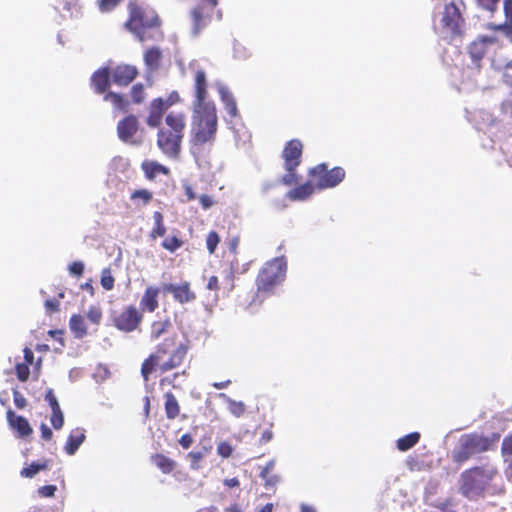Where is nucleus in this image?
Masks as SVG:
<instances>
[{
    "mask_svg": "<svg viewBox=\"0 0 512 512\" xmlns=\"http://www.w3.org/2000/svg\"><path fill=\"white\" fill-rule=\"evenodd\" d=\"M188 352V347L182 342H178L177 336L165 338L157 345L155 351L151 353L141 365V375L145 381L149 380L150 375L158 369L165 373L179 368Z\"/></svg>",
    "mask_w": 512,
    "mask_h": 512,
    "instance_id": "1",
    "label": "nucleus"
},
{
    "mask_svg": "<svg viewBox=\"0 0 512 512\" xmlns=\"http://www.w3.org/2000/svg\"><path fill=\"white\" fill-rule=\"evenodd\" d=\"M218 111L215 103L192 106L190 145L192 149L211 147L217 137Z\"/></svg>",
    "mask_w": 512,
    "mask_h": 512,
    "instance_id": "2",
    "label": "nucleus"
},
{
    "mask_svg": "<svg viewBox=\"0 0 512 512\" xmlns=\"http://www.w3.org/2000/svg\"><path fill=\"white\" fill-rule=\"evenodd\" d=\"M158 128V148L168 158H178L186 130L185 113L181 111L169 112L164 118L163 125Z\"/></svg>",
    "mask_w": 512,
    "mask_h": 512,
    "instance_id": "3",
    "label": "nucleus"
},
{
    "mask_svg": "<svg viewBox=\"0 0 512 512\" xmlns=\"http://www.w3.org/2000/svg\"><path fill=\"white\" fill-rule=\"evenodd\" d=\"M129 16L125 22V28L133 33L139 42L144 43L148 40H158L163 37L161 31L157 30L156 35L147 34L149 29H159L161 20L152 8L143 7L136 2L128 4Z\"/></svg>",
    "mask_w": 512,
    "mask_h": 512,
    "instance_id": "4",
    "label": "nucleus"
},
{
    "mask_svg": "<svg viewBox=\"0 0 512 512\" xmlns=\"http://www.w3.org/2000/svg\"><path fill=\"white\" fill-rule=\"evenodd\" d=\"M499 440L500 434L497 432L488 436L477 432L463 434L452 450L451 459L454 463L462 465L476 455L493 450Z\"/></svg>",
    "mask_w": 512,
    "mask_h": 512,
    "instance_id": "5",
    "label": "nucleus"
},
{
    "mask_svg": "<svg viewBox=\"0 0 512 512\" xmlns=\"http://www.w3.org/2000/svg\"><path fill=\"white\" fill-rule=\"evenodd\" d=\"M498 473L493 466H473L460 475V491L466 497L481 495Z\"/></svg>",
    "mask_w": 512,
    "mask_h": 512,
    "instance_id": "6",
    "label": "nucleus"
},
{
    "mask_svg": "<svg viewBox=\"0 0 512 512\" xmlns=\"http://www.w3.org/2000/svg\"><path fill=\"white\" fill-rule=\"evenodd\" d=\"M286 270L287 262L284 257H276L267 261L256 277L257 293H271L284 280Z\"/></svg>",
    "mask_w": 512,
    "mask_h": 512,
    "instance_id": "7",
    "label": "nucleus"
},
{
    "mask_svg": "<svg viewBox=\"0 0 512 512\" xmlns=\"http://www.w3.org/2000/svg\"><path fill=\"white\" fill-rule=\"evenodd\" d=\"M303 144L299 139L289 140L281 153L286 173L281 178V183L292 186L299 180L297 168L302 162Z\"/></svg>",
    "mask_w": 512,
    "mask_h": 512,
    "instance_id": "8",
    "label": "nucleus"
},
{
    "mask_svg": "<svg viewBox=\"0 0 512 512\" xmlns=\"http://www.w3.org/2000/svg\"><path fill=\"white\" fill-rule=\"evenodd\" d=\"M308 176L318 190H325L339 185L344 180L346 172L342 167L328 169L326 163H320L309 169Z\"/></svg>",
    "mask_w": 512,
    "mask_h": 512,
    "instance_id": "9",
    "label": "nucleus"
},
{
    "mask_svg": "<svg viewBox=\"0 0 512 512\" xmlns=\"http://www.w3.org/2000/svg\"><path fill=\"white\" fill-rule=\"evenodd\" d=\"M461 7L465 9L463 0H459L458 3L452 1L444 6L441 17V29L451 38L463 34L465 19L462 15Z\"/></svg>",
    "mask_w": 512,
    "mask_h": 512,
    "instance_id": "10",
    "label": "nucleus"
},
{
    "mask_svg": "<svg viewBox=\"0 0 512 512\" xmlns=\"http://www.w3.org/2000/svg\"><path fill=\"white\" fill-rule=\"evenodd\" d=\"M218 0H200V2L191 10V18L193 24V32L198 34L216 14V18L220 20L222 13L216 10Z\"/></svg>",
    "mask_w": 512,
    "mask_h": 512,
    "instance_id": "11",
    "label": "nucleus"
},
{
    "mask_svg": "<svg viewBox=\"0 0 512 512\" xmlns=\"http://www.w3.org/2000/svg\"><path fill=\"white\" fill-rule=\"evenodd\" d=\"M143 320V313L134 305H127L112 315L113 326L125 333L137 330Z\"/></svg>",
    "mask_w": 512,
    "mask_h": 512,
    "instance_id": "12",
    "label": "nucleus"
},
{
    "mask_svg": "<svg viewBox=\"0 0 512 512\" xmlns=\"http://www.w3.org/2000/svg\"><path fill=\"white\" fill-rule=\"evenodd\" d=\"M139 129V121L133 114H129L121 119L117 124V134L120 140L130 144H139L134 139Z\"/></svg>",
    "mask_w": 512,
    "mask_h": 512,
    "instance_id": "13",
    "label": "nucleus"
},
{
    "mask_svg": "<svg viewBox=\"0 0 512 512\" xmlns=\"http://www.w3.org/2000/svg\"><path fill=\"white\" fill-rule=\"evenodd\" d=\"M173 104V101H166L161 97L153 99L149 103L146 124L151 128L161 125L166 110Z\"/></svg>",
    "mask_w": 512,
    "mask_h": 512,
    "instance_id": "14",
    "label": "nucleus"
},
{
    "mask_svg": "<svg viewBox=\"0 0 512 512\" xmlns=\"http://www.w3.org/2000/svg\"><path fill=\"white\" fill-rule=\"evenodd\" d=\"M208 96V81L206 72L203 69H198L194 73V100L193 105H202L207 103H214L207 100Z\"/></svg>",
    "mask_w": 512,
    "mask_h": 512,
    "instance_id": "15",
    "label": "nucleus"
},
{
    "mask_svg": "<svg viewBox=\"0 0 512 512\" xmlns=\"http://www.w3.org/2000/svg\"><path fill=\"white\" fill-rule=\"evenodd\" d=\"M138 74V69L134 65L129 64H119L111 71L112 81L122 87L132 83Z\"/></svg>",
    "mask_w": 512,
    "mask_h": 512,
    "instance_id": "16",
    "label": "nucleus"
},
{
    "mask_svg": "<svg viewBox=\"0 0 512 512\" xmlns=\"http://www.w3.org/2000/svg\"><path fill=\"white\" fill-rule=\"evenodd\" d=\"M163 290L171 293L174 300L180 304H186L196 299V294L191 290L189 282L164 284Z\"/></svg>",
    "mask_w": 512,
    "mask_h": 512,
    "instance_id": "17",
    "label": "nucleus"
},
{
    "mask_svg": "<svg viewBox=\"0 0 512 512\" xmlns=\"http://www.w3.org/2000/svg\"><path fill=\"white\" fill-rule=\"evenodd\" d=\"M111 72L108 67H101L93 72L90 85L96 94H106L110 87Z\"/></svg>",
    "mask_w": 512,
    "mask_h": 512,
    "instance_id": "18",
    "label": "nucleus"
},
{
    "mask_svg": "<svg viewBox=\"0 0 512 512\" xmlns=\"http://www.w3.org/2000/svg\"><path fill=\"white\" fill-rule=\"evenodd\" d=\"M45 400L48 402L51 407L52 414L50 417V422L54 429L59 430L64 425V415L60 408L59 402L54 394L52 389H48L45 393Z\"/></svg>",
    "mask_w": 512,
    "mask_h": 512,
    "instance_id": "19",
    "label": "nucleus"
},
{
    "mask_svg": "<svg viewBox=\"0 0 512 512\" xmlns=\"http://www.w3.org/2000/svg\"><path fill=\"white\" fill-rule=\"evenodd\" d=\"M45 400L48 402L51 407L52 414L50 417V422L54 429L59 430L64 425V415L60 408L59 402L54 394L52 389H48L45 393Z\"/></svg>",
    "mask_w": 512,
    "mask_h": 512,
    "instance_id": "20",
    "label": "nucleus"
},
{
    "mask_svg": "<svg viewBox=\"0 0 512 512\" xmlns=\"http://www.w3.org/2000/svg\"><path fill=\"white\" fill-rule=\"evenodd\" d=\"M6 416L10 427L16 430L19 437L24 438L32 434L33 430L25 417L16 415L11 409L7 411Z\"/></svg>",
    "mask_w": 512,
    "mask_h": 512,
    "instance_id": "21",
    "label": "nucleus"
},
{
    "mask_svg": "<svg viewBox=\"0 0 512 512\" xmlns=\"http://www.w3.org/2000/svg\"><path fill=\"white\" fill-rule=\"evenodd\" d=\"M159 293H160V289L158 287L148 286L145 289V291L140 299V309L139 310L141 312H144V311H148L150 313L154 312L159 306V302H158Z\"/></svg>",
    "mask_w": 512,
    "mask_h": 512,
    "instance_id": "22",
    "label": "nucleus"
},
{
    "mask_svg": "<svg viewBox=\"0 0 512 512\" xmlns=\"http://www.w3.org/2000/svg\"><path fill=\"white\" fill-rule=\"evenodd\" d=\"M316 186L310 181L294 187L287 192V198L291 201H305L315 192Z\"/></svg>",
    "mask_w": 512,
    "mask_h": 512,
    "instance_id": "23",
    "label": "nucleus"
},
{
    "mask_svg": "<svg viewBox=\"0 0 512 512\" xmlns=\"http://www.w3.org/2000/svg\"><path fill=\"white\" fill-rule=\"evenodd\" d=\"M220 100L224 105V109L227 112L230 120H233L235 118H239V110L237 107V103L235 100L234 95L230 90H228L225 87L220 88L219 90Z\"/></svg>",
    "mask_w": 512,
    "mask_h": 512,
    "instance_id": "24",
    "label": "nucleus"
},
{
    "mask_svg": "<svg viewBox=\"0 0 512 512\" xmlns=\"http://www.w3.org/2000/svg\"><path fill=\"white\" fill-rule=\"evenodd\" d=\"M163 55L159 47L148 48L143 55L144 63L149 71H156L161 66Z\"/></svg>",
    "mask_w": 512,
    "mask_h": 512,
    "instance_id": "25",
    "label": "nucleus"
},
{
    "mask_svg": "<svg viewBox=\"0 0 512 512\" xmlns=\"http://www.w3.org/2000/svg\"><path fill=\"white\" fill-rule=\"evenodd\" d=\"M104 101L110 102L117 112L126 113L130 108V101L121 93L108 91L104 95Z\"/></svg>",
    "mask_w": 512,
    "mask_h": 512,
    "instance_id": "26",
    "label": "nucleus"
},
{
    "mask_svg": "<svg viewBox=\"0 0 512 512\" xmlns=\"http://www.w3.org/2000/svg\"><path fill=\"white\" fill-rule=\"evenodd\" d=\"M151 461L163 474H170L177 466V463L173 459L163 453L153 454Z\"/></svg>",
    "mask_w": 512,
    "mask_h": 512,
    "instance_id": "27",
    "label": "nucleus"
},
{
    "mask_svg": "<svg viewBox=\"0 0 512 512\" xmlns=\"http://www.w3.org/2000/svg\"><path fill=\"white\" fill-rule=\"evenodd\" d=\"M85 434L83 431L76 429L70 433L67 438L64 450L68 455H73L82 445L85 440Z\"/></svg>",
    "mask_w": 512,
    "mask_h": 512,
    "instance_id": "28",
    "label": "nucleus"
},
{
    "mask_svg": "<svg viewBox=\"0 0 512 512\" xmlns=\"http://www.w3.org/2000/svg\"><path fill=\"white\" fill-rule=\"evenodd\" d=\"M141 167L149 180H153L158 174L169 175L170 173L169 168L155 161H145Z\"/></svg>",
    "mask_w": 512,
    "mask_h": 512,
    "instance_id": "29",
    "label": "nucleus"
},
{
    "mask_svg": "<svg viewBox=\"0 0 512 512\" xmlns=\"http://www.w3.org/2000/svg\"><path fill=\"white\" fill-rule=\"evenodd\" d=\"M171 327L172 323L168 317L153 321L150 325V339L153 341L159 339L166 334Z\"/></svg>",
    "mask_w": 512,
    "mask_h": 512,
    "instance_id": "30",
    "label": "nucleus"
},
{
    "mask_svg": "<svg viewBox=\"0 0 512 512\" xmlns=\"http://www.w3.org/2000/svg\"><path fill=\"white\" fill-rule=\"evenodd\" d=\"M165 403H164V409L166 417L170 420L175 419L180 414V405L178 403L177 398L175 395L171 392H167L164 395Z\"/></svg>",
    "mask_w": 512,
    "mask_h": 512,
    "instance_id": "31",
    "label": "nucleus"
},
{
    "mask_svg": "<svg viewBox=\"0 0 512 512\" xmlns=\"http://www.w3.org/2000/svg\"><path fill=\"white\" fill-rule=\"evenodd\" d=\"M69 327L76 338H83L87 334L85 319L80 314H73L71 316Z\"/></svg>",
    "mask_w": 512,
    "mask_h": 512,
    "instance_id": "32",
    "label": "nucleus"
},
{
    "mask_svg": "<svg viewBox=\"0 0 512 512\" xmlns=\"http://www.w3.org/2000/svg\"><path fill=\"white\" fill-rule=\"evenodd\" d=\"M419 432H411L401 438H399L396 442V447L399 451L405 452L414 447L420 440Z\"/></svg>",
    "mask_w": 512,
    "mask_h": 512,
    "instance_id": "33",
    "label": "nucleus"
},
{
    "mask_svg": "<svg viewBox=\"0 0 512 512\" xmlns=\"http://www.w3.org/2000/svg\"><path fill=\"white\" fill-rule=\"evenodd\" d=\"M274 462L269 461L260 472V477L265 482L266 488H273L279 482V477L273 473Z\"/></svg>",
    "mask_w": 512,
    "mask_h": 512,
    "instance_id": "34",
    "label": "nucleus"
},
{
    "mask_svg": "<svg viewBox=\"0 0 512 512\" xmlns=\"http://www.w3.org/2000/svg\"><path fill=\"white\" fill-rule=\"evenodd\" d=\"M154 227L152 228L149 236L155 240L158 237H163L166 234V226L164 224V218L161 212L155 211L153 213Z\"/></svg>",
    "mask_w": 512,
    "mask_h": 512,
    "instance_id": "35",
    "label": "nucleus"
},
{
    "mask_svg": "<svg viewBox=\"0 0 512 512\" xmlns=\"http://www.w3.org/2000/svg\"><path fill=\"white\" fill-rule=\"evenodd\" d=\"M219 397L224 399L228 403V409L233 416L239 418L244 415L246 411V406L243 402L235 401L228 397L225 393H220Z\"/></svg>",
    "mask_w": 512,
    "mask_h": 512,
    "instance_id": "36",
    "label": "nucleus"
},
{
    "mask_svg": "<svg viewBox=\"0 0 512 512\" xmlns=\"http://www.w3.org/2000/svg\"><path fill=\"white\" fill-rule=\"evenodd\" d=\"M486 46H487L486 39L474 41L473 43H471V45L469 46V54H470L471 58L473 59V61L479 62L484 57V55L486 54V50H487Z\"/></svg>",
    "mask_w": 512,
    "mask_h": 512,
    "instance_id": "37",
    "label": "nucleus"
},
{
    "mask_svg": "<svg viewBox=\"0 0 512 512\" xmlns=\"http://www.w3.org/2000/svg\"><path fill=\"white\" fill-rule=\"evenodd\" d=\"M49 460H44L42 463L33 462L29 466L24 467L20 471V475L25 478H33L37 473L46 470L49 467Z\"/></svg>",
    "mask_w": 512,
    "mask_h": 512,
    "instance_id": "38",
    "label": "nucleus"
},
{
    "mask_svg": "<svg viewBox=\"0 0 512 512\" xmlns=\"http://www.w3.org/2000/svg\"><path fill=\"white\" fill-rule=\"evenodd\" d=\"M131 101L134 104L140 105L146 100V91L142 83L134 84L130 89Z\"/></svg>",
    "mask_w": 512,
    "mask_h": 512,
    "instance_id": "39",
    "label": "nucleus"
},
{
    "mask_svg": "<svg viewBox=\"0 0 512 512\" xmlns=\"http://www.w3.org/2000/svg\"><path fill=\"white\" fill-rule=\"evenodd\" d=\"M182 245H183V241L180 238H178L176 235H172V236L165 238L161 243V246L165 250H167L171 253H173L176 250H178L179 248H181Z\"/></svg>",
    "mask_w": 512,
    "mask_h": 512,
    "instance_id": "40",
    "label": "nucleus"
},
{
    "mask_svg": "<svg viewBox=\"0 0 512 512\" xmlns=\"http://www.w3.org/2000/svg\"><path fill=\"white\" fill-rule=\"evenodd\" d=\"M501 455L504 460L509 462L508 458H512V435L504 437L501 445Z\"/></svg>",
    "mask_w": 512,
    "mask_h": 512,
    "instance_id": "41",
    "label": "nucleus"
},
{
    "mask_svg": "<svg viewBox=\"0 0 512 512\" xmlns=\"http://www.w3.org/2000/svg\"><path fill=\"white\" fill-rule=\"evenodd\" d=\"M130 197L132 200L140 199L143 205H147L152 200L153 194L147 189H139L135 190Z\"/></svg>",
    "mask_w": 512,
    "mask_h": 512,
    "instance_id": "42",
    "label": "nucleus"
},
{
    "mask_svg": "<svg viewBox=\"0 0 512 512\" xmlns=\"http://www.w3.org/2000/svg\"><path fill=\"white\" fill-rule=\"evenodd\" d=\"M220 242V237L216 231H210L206 237V246L210 254L216 251V248Z\"/></svg>",
    "mask_w": 512,
    "mask_h": 512,
    "instance_id": "43",
    "label": "nucleus"
},
{
    "mask_svg": "<svg viewBox=\"0 0 512 512\" xmlns=\"http://www.w3.org/2000/svg\"><path fill=\"white\" fill-rule=\"evenodd\" d=\"M100 282L102 287L107 291L114 288L115 279L109 269H104L102 271Z\"/></svg>",
    "mask_w": 512,
    "mask_h": 512,
    "instance_id": "44",
    "label": "nucleus"
},
{
    "mask_svg": "<svg viewBox=\"0 0 512 512\" xmlns=\"http://www.w3.org/2000/svg\"><path fill=\"white\" fill-rule=\"evenodd\" d=\"M16 376L19 381L26 382L30 376V369L27 364L17 363L15 366Z\"/></svg>",
    "mask_w": 512,
    "mask_h": 512,
    "instance_id": "45",
    "label": "nucleus"
},
{
    "mask_svg": "<svg viewBox=\"0 0 512 512\" xmlns=\"http://www.w3.org/2000/svg\"><path fill=\"white\" fill-rule=\"evenodd\" d=\"M234 451L233 446L227 442L222 441L217 445V454L221 456L222 458H229L232 456Z\"/></svg>",
    "mask_w": 512,
    "mask_h": 512,
    "instance_id": "46",
    "label": "nucleus"
},
{
    "mask_svg": "<svg viewBox=\"0 0 512 512\" xmlns=\"http://www.w3.org/2000/svg\"><path fill=\"white\" fill-rule=\"evenodd\" d=\"M187 458L190 460L191 468L197 470L200 467V462L204 458V454L201 451H191L187 454Z\"/></svg>",
    "mask_w": 512,
    "mask_h": 512,
    "instance_id": "47",
    "label": "nucleus"
},
{
    "mask_svg": "<svg viewBox=\"0 0 512 512\" xmlns=\"http://www.w3.org/2000/svg\"><path fill=\"white\" fill-rule=\"evenodd\" d=\"M87 317L91 323L99 325L102 319V312L98 307H90L87 313Z\"/></svg>",
    "mask_w": 512,
    "mask_h": 512,
    "instance_id": "48",
    "label": "nucleus"
},
{
    "mask_svg": "<svg viewBox=\"0 0 512 512\" xmlns=\"http://www.w3.org/2000/svg\"><path fill=\"white\" fill-rule=\"evenodd\" d=\"M122 0H99L98 6L101 12H108L114 9Z\"/></svg>",
    "mask_w": 512,
    "mask_h": 512,
    "instance_id": "49",
    "label": "nucleus"
},
{
    "mask_svg": "<svg viewBox=\"0 0 512 512\" xmlns=\"http://www.w3.org/2000/svg\"><path fill=\"white\" fill-rule=\"evenodd\" d=\"M14 404L18 409H23L27 406V399L18 390L13 391Z\"/></svg>",
    "mask_w": 512,
    "mask_h": 512,
    "instance_id": "50",
    "label": "nucleus"
},
{
    "mask_svg": "<svg viewBox=\"0 0 512 512\" xmlns=\"http://www.w3.org/2000/svg\"><path fill=\"white\" fill-rule=\"evenodd\" d=\"M57 490V487L55 485H45L38 489V493L42 497H53L55 495V492Z\"/></svg>",
    "mask_w": 512,
    "mask_h": 512,
    "instance_id": "51",
    "label": "nucleus"
},
{
    "mask_svg": "<svg viewBox=\"0 0 512 512\" xmlns=\"http://www.w3.org/2000/svg\"><path fill=\"white\" fill-rule=\"evenodd\" d=\"M69 272L75 276H81L84 272V264L81 261H74L69 265Z\"/></svg>",
    "mask_w": 512,
    "mask_h": 512,
    "instance_id": "52",
    "label": "nucleus"
},
{
    "mask_svg": "<svg viewBox=\"0 0 512 512\" xmlns=\"http://www.w3.org/2000/svg\"><path fill=\"white\" fill-rule=\"evenodd\" d=\"M44 305L46 311L51 314L59 311L60 301L58 299H47Z\"/></svg>",
    "mask_w": 512,
    "mask_h": 512,
    "instance_id": "53",
    "label": "nucleus"
},
{
    "mask_svg": "<svg viewBox=\"0 0 512 512\" xmlns=\"http://www.w3.org/2000/svg\"><path fill=\"white\" fill-rule=\"evenodd\" d=\"M477 2L482 8L493 12L496 10L499 0H477Z\"/></svg>",
    "mask_w": 512,
    "mask_h": 512,
    "instance_id": "54",
    "label": "nucleus"
},
{
    "mask_svg": "<svg viewBox=\"0 0 512 512\" xmlns=\"http://www.w3.org/2000/svg\"><path fill=\"white\" fill-rule=\"evenodd\" d=\"M193 442H194V439H193L192 435L189 433L183 434L179 439V444L181 445V447L183 449L190 448L191 445L193 444Z\"/></svg>",
    "mask_w": 512,
    "mask_h": 512,
    "instance_id": "55",
    "label": "nucleus"
},
{
    "mask_svg": "<svg viewBox=\"0 0 512 512\" xmlns=\"http://www.w3.org/2000/svg\"><path fill=\"white\" fill-rule=\"evenodd\" d=\"M199 201H200V204L202 206L203 209H209L210 207L213 206L214 204V201L212 200V198L207 195V194H203L199 197Z\"/></svg>",
    "mask_w": 512,
    "mask_h": 512,
    "instance_id": "56",
    "label": "nucleus"
},
{
    "mask_svg": "<svg viewBox=\"0 0 512 512\" xmlns=\"http://www.w3.org/2000/svg\"><path fill=\"white\" fill-rule=\"evenodd\" d=\"M40 431H41V437L46 440L50 441L53 437L52 430L44 423L40 425Z\"/></svg>",
    "mask_w": 512,
    "mask_h": 512,
    "instance_id": "57",
    "label": "nucleus"
},
{
    "mask_svg": "<svg viewBox=\"0 0 512 512\" xmlns=\"http://www.w3.org/2000/svg\"><path fill=\"white\" fill-rule=\"evenodd\" d=\"M183 188L187 201H192L196 199V193L194 192L193 187L189 183H184Z\"/></svg>",
    "mask_w": 512,
    "mask_h": 512,
    "instance_id": "58",
    "label": "nucleus"
},
{
    "mask_svg": "<svg viewBox=\"0 0 512 512\" xmlns=\"http://www.w3.org/2000/svg\"><path fill=\"white\" fill-rule=\"evenodd\" d=\"M274 437L273 431L271 429H266L262 432L261 437L259 439L260 444H266L270 442Z\"/></svg>",
    "mask_w": 512,
    "mask_h": 512,
    "instance_id": "59",
    "label": "nucleus"
},
{
    "mask_svg": "<svg viewBox=\"0 0 512 512\" xmlns=\"http://www.w3.org/2000/svg\"><path fill=\"white\" fill-rule=\"evenodd\" d=\"M23 352H24V360H25V362L23 364H27L28 366L32 365L34 363L33 351L30 348L25 347Z\"/></svg>",
    "mask_w": 512,
    "mask_h": 512,
    "instance_id": "60",
    "label": "nucleus"
},
{
    "mask_svg": "<svg viewBox=\"0 0 512 512\" xmlns=\"http://www.w3.org/2000/svg\"><path fill=\"white\" fill-rule=\"evenodd\" d=\"M207 289H209L211 291H218L219 290V280H218L217 276L213 275V276H211L208 279Z\"/></svg>",
    "mask_w": 512,
    "mask_h": 512,
    "instance_id": "61",
    "label": "nucleus"
},
{
    "mask_svg": "<svg viewBox=\"0 0 512 512\" xmlns=\"http://www.w3.org/2000/svg\"><path fill=\"white\" fill-rule=\"evenodd\" d=\"M504 12L507 20H512V0H504Z\"/></svg>",
    "mask_w": 512,
    "mask_h": 512,
    "instance_id": "62",
    "label": "nucleus"
},
{
    "mask_svg": "<svg viewBox=\"0 0 512 512\" xmlns=\"http://www.w3.org/2000/svg\"><path fill=\"white\" fill-rule=\"evenodd\" d=\"M502 109L504 112L512 116V98L506 99L502 102Z\"/></svg>",
    "mask_w": 512,
    "mask_h": 512,
    "instance_id": "63",
    "label": "nucleus"
},
{
    "mask_svg": "<svg viewBox=\"0 0 512 512\" xmlns=\"http://www.w3.org/2000/svg\"><path fill=\"white\" fill-rule=\"evenodd\" d=\"M231 384V380H225L221 382H214L212 386L216 389H224L227 388Z\"/></svg>",
    "mask_w": 512,
    "mask_h": 512,
    "instance_id": "64",
    "label": "nucleus"
}]
</instances>
